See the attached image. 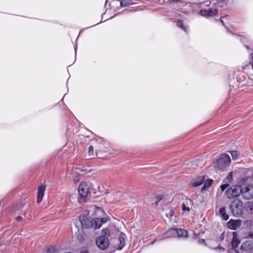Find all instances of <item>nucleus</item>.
<instances>
[{
  "label": "nucleus",
  "mask_w": 253,
  "mask_h": 253,
  "mask_svg": "<svg viewBox=\"0 0 253 253\" xmlns=\"http://www.w3.org/2000/svg\"><path fill=\"white\" fill-rule=\"evenodd\" d=\"M23 218L22 216H18L16 217V220L18 221H20L22 220Z\"/></svg>",
  "instance_id": "31"
},
{
  "label": "nucleus",
  "mask_w": 253,
  "mask_h": 253,
  "mask_svg": "<svg viewBox=\"0 0 253 253\" xmlns=\"http://www.w3.org/2000/svg\"><path fill=\"white\" fill-rule=\"evenodd\" d=\"M219 214L224 220H227L229 218L228 215L226 213L225 208L224 207L221 208L219 211Z\"/></svg>",
  "instance_id": "17"
},
{
  "label": "nucleus",
  "mask_w": 253,
  "mask_h": 253,
  "mask_svg": "<svg viewBox=\"0 0 253 253\" xmlns=\"http://www.w3.org/2000/svg\"><path fill=\"white\" fill-rule=\"evenodd\" d=\"M232 178H233L232 172H230L228 173V175L227 176L225 180H227L228 182H230L232 180Z\"/></svg>",
  "instance_id": "25"
},
{
  "label": "nucleus",
  "mask_w": 253,
  "mask_h": 253,
  "mask_svg": "<svg viewBox=\"0 0 253 253\" xmlns=\"http://www.w3.org/2000/svg\"><path fill=\"white\" fill-rule=\"evenodd\" d=\"M162 199V196L159 195L156 198V201L155 202V205L157 206L158 203Z\"/></svg>",
  "instance_id": "27"
},
{
  "label": "nucleus",
  "mask_w": 253,
  "mask_h": 253,
  "mask_svg": "<svg viewBox=\"0 0 253 253\" xmlns=\"http://www.w3.org/2000/svg\"><path fill=\"white\" fill-rule=\"evenodd\" d=\"M249 236L250 237H251V238H253V233H252V232H250V233H249Z\"/></svg>",
  "instance_id": "33"
},
{
  "label": "nucleus",
  "mask_w": 253,
  "mask_h": 253,
  "mask_svg": "<svg viewBox=\"0 0 253 253\" xmlns=\"http://www.w3.org/2000/svg\"><path fill=\"white\" fill-rule=\"evenodd\" d=\"M88 154L89 156H92L93 155V147L90 146L88 148Z\"/></svg>",
  "instance_id": "26"
},
{
  "label": "nucleus",
  "mask_w": 253,
  "mask_h": 253,
  "mask_svg": "<svg viewBox=\"0 0 253 253\" xmlns=\"http://www.w3.org/2000/svg\"><path fill=\"white\" fill-rule=\"evenodd\" d=\"M176 229L172 228L167 231L165 234L158 236L151 243L153 244L156 241H159L168 238H171L176 236Z\"/></svg>",
  "instance_id": "8"
},
{
  "label": "nucleus",
  "mask_w": 253,
  "mask_h": 253,
  "mask_svg": "<svg viewBox=\"0 0 253 253\" xmlns=\"http://www.w3.org/2000/svg\"><path fill=\"white\" fill-rule=\"evenodd\" d=\"M57 251L53 247L47 248L44 251V253H56Z\"/></svg>",
  "instance_id": "22"
},
{
  "label": "nucleus",
  "mask_w": 253,
  "mask_h": 253,
  "mask_svg": "<svg viewBox=\"0 0 253 253\" xmlns=\"http://www.w3.org/2000/svg\"><path fill=\"white\" fill-rule=\"evenodd\" d=\"M79 194V200L80 203H84L89 198L91 194L90 186L86 182H82L78 189Z\"/></svg>",
  "instance_id": "1"
},
{
  "label": "nucleus",
  "mask_w": 253,
  "mask_h": 253,
  "mask_svg": "<svg viewBox=\"0 0 253 253\" xmlns=\"http://www.w3.org/2000/svg\"><path fill=\"white\" fill-rule=\"evenodd\" d=\"M174 214V211L172 210L169 211V212L167 213V216L168 217H171Z\"/></svg>",
  "instance_id": "29"
},
{
  "label": "nucleus",
  "mask_w": 253,
  "mask_h": 253,
  "mask_svg": "<svg viewBox=\"0 0 253 253\" xmlns=\"http://www.w3.org/2000/svg\"><path fill=\"white\" fill-rule=\"evenodd\" d=\"M70 253V252H68V253Z\"/></svg>",
  "instance_id": "40"
},
{
  "label": "nucleus",
  "mask_w": 253,
  "mask_h": 253,
  "mask_svg": "<svg viewBox=\"0 0 253 253\" xmlns=\"http://www.w3.org/2000/svg\"><path fill=\"white\" fill-rule=\"evenodd\" d=\"M241 225V221L239 220H230L227 223L229 228L232 230H236Z\"/></svg>",
  "instance_id": "15"
},
{
  "label": "nucleus",
  "mask_w": 253,
  "mask_h": 253,
  "mask_svg": "<svg viewBox=\"0 0 253 253\" xmlns=\"http://www.w3.org/2000/svg\"><path fill=\"white\" fill-rule=\"evenodd\" d=\"M176 236L179 237H186L188 235L186 230L182 229H176Z\"/></svg>",
  "instance_id": "18"
},
{
  "label": "nucleus",
  "mask_w": 253,
  "mask_h": 253,
  "mask_svg": "<svg viewBox=\"0 0 253 253\" xmlns=\"http://www.w3.org/2000/svg\"><path fill=\"white\" fill-rule=\"evenodd\" d=\"M177 26L182 29L185 32H187L186 28L184 26L183 21L182 20L178 21L177 23Z\"/></svg>",
  "instance_id": "23"
},
{
  "label": "nucleus",
  "mask_w": 253,
  "mask_h": 253,
  "mask_svg": "<svg viewBox=\"0 0 253 253\" xmlns=\"http://www.w3.org/2000/svg\"><path fill=\"white\" fill-rule=\"evenodd\" d=\"M241 194L243 198L249 200L253 198V185H248L242 188Z\"/></svg>",
  "instance_id": "9"
},
{
  "label": "nucleus",
  "mask_w": 253,
  "mask_h": 253,
  "mask_svg": "<svg viewBox=\"0 0 253 253\" xmlns=\"http://www.w3.org/2000/svg\"><path fill=\"white\" fill-rule=\"evenodd\" d=\"M126 2V0H124V1H121V3H121V5L122 6L123 5L125 6V4H124V2Z\"/></svg>",
  "instance_id": "34"
},
{
  "label": "nucleus",
  "mask_w": 253,
  "mask_h": 253,
  "mask_svg": "<svg viewBox=\"0 0 253 253\" xmlns=\"http://www.w3.org/2000/svg\"><path fill=\"white\" fill-rule=\"evenodd\" d=\"M213 180L211 179H207L205 181L204 185L201 189V192H203L206 189H208L212 184Z\"/></svg>",
  "instance_id": "19"
},
{
  "label": "nucleus",
  "mask_w": 253,
  "mask_h": 253,
  "mask_svg": "<svg viewBox=\"0 0 253 253\" xmlns=\"http://www.w3.org/2000/svg\"><path fill=\"white\" fill-rule=\"evenodd\" d=\"M252 59H253V53L250 54Z\"/></svg>",
  "instance_id": "37"
},
{
  "label": "nucleus",
  "mask_w": 253,
  "mask_h": 253,
  "mask_svg": "<svg viewBox=\"0 0 253 253\" xmlns=\"http://www.w3.org/2000/svg\"><path fill=\"white\" fill-rule=\"evenodd\" d=\"M80 253H89L88 251L86 249L82 250Z\"/></svg>",
  "instance_id": "30"
},
{
  "label": "nucleus",
  "mask_w": 253,
  "mask_h": 253,
  "mask_svg": "<svg viewBox=\"0 0 253 253\" xmlns=\"http://www.w3.org/2000/svg\"><path fill=\"white\" fill-rule=\"evenodd\" d=\"M170 2H173V1H175V2H180L181 1V0H168Z\"/></svg>",
  "instance_id": "32"
},
{
  "label": "nucleus",
  "mask_w": 253,
  "mask_h": 253,
  "mask_svg": "<svg viewBox=\"0 0 253 253\" xmlns=\"http://www.w3.org/2000/svg\"><path fill=\"white\" fill-rule=\"evenodd\" d=\"M205 181V177L200 176L191 181V185L193 187H197L203 183Z\"/></svg>",
  "instance_id": "16"
},
{
  "label": "nucleus",
  "mask_w": 253,
  "mask_h": 253,
  "mask_svg": "<svg viewBox=\"0 0 253 253\" xmlns=\"http://www.w3.org/2000/svg\"><path fill=\"white\" fill-rule=\"evenodd\" d=\"M245 47L247 49H249V46L248 45H245Z\"/></svg>",
  "instance_id": "36"
},
{
  "label": "nucleus",
  "mask_w": 253,
  "mask_h": 253,
  "mask_svg": "<svg viewBox=\"0 0 253 253\" xmlns=\"http://www.w3.org/2000/svg\"><path fill=\"white\" fill-rule=\"evenodd\" d=\"M96 244L100 250H105L108 248L110 241L108 238L104 236H99L96 239Z\"/></svg>",
  "instance_id": "7"
},
{
  "label": "nucleus",
  "mask_w": 253,
  "mask_h": 253,
  "mask_svg": "<svg viewBox=\"0 0 253 253\" xmlns=\"http://www.w3.org/2000/svg\"><path fill=\"white\" fill-rule=\"evenodd\" d=\"M252 68H253V65H252Z\"/></svg>",
  "instance_id": "38"
},
{
  "label": "nucleus",
  "mask_w": 253,
  "mask_h": 253,
  "mask_svg": "<svg viewBox=\"0 0 253 253\" xmlns=\"http://www.w3.org/2000/svg\"><path fill=\"white\" fill-rule=\"evenodd\" d=\"M107 221L106 218H96L92 219V228L97 229L99 228L103 223Z\"/></svg>",
  "instance_id": "13"
},
{
  "label": "nucleus",
  "mask_w": 253,
  "mask_h": 253,
  "mask_svg": "<svg viewBox=\"0 0 253 253\" xmlns=\"http://www.w3.org/2000/svg\"><path fill=\"white\" fill-rule=\"evenodd\" d=\"M232 235L233 237L231 243L232 249L236 253V250L239 249L238 246L240 244V241L238 238V234L236 232H233Z\"/></svg>",
  "instance_id": "11"
},
{
  "label": "nucleus",
  "mask_w": 253,
  "mask_h": 253,
  "mask_svg": "<svg viewBox=\"0 0 253 253\" xmlns=\"http://www.w3.org/2000/svg\"><path fill=\"white\" fill-rule=\"evenodd\" d=\"M242 192V188L240 185H236L228 188L225 192L228 199H231L238 197Z\"/></svg>",
  "instance_id": "4"
},
{
  "label": "nucleus",
  "mask_w": 253,
  "mask_h": 253,
  "mask_svg": "<svg viewBox=\"0 0 253 253\" xmlns=\"http://www.w3.org/2000/svg\"><path fill=\"white\" fill-rule=\"evenodd\" d=\"M252 178L253 179V174L252 175Z\"/></svg>",
  "instance_id": "39"
},
{
  "label": "nucleus",
  "mask_w": 253,
  "mask_h": 253,
  "mask_svg": "<svg viewBox=\"0 0 253 253\" xmlns=\"http://www.w3.org/2000/svg\"><path fill=\"white\" fill-rule=\"evenodd\" d=\"M79 220L81 222L82 226L84 229L92 228L93 223L92 219L88 218L85 215H81L79 217Z\"/></svg>",
  "instance_id": "10"
},
{
  "label": "nucleus",
  "mask_w": 253,
  "mask_h": 253,
  "mask_svg": "<svg viewBox=\"0 0 253 253\" xmlns=\"http://www.w3.org/2000/svg\"><path fill=\"white\" fill-rule=\"evenodd\" d=\"M230 210L234 216H239L243 210L242 202L238 199H234L230 203Z\"/></svg>",
  "instance_id": "2"
},
{
  "label": "nucleus",
  "mask_w": 253,
  "mask_h": 253,
  "mask_svg": "<svg viewBox=\"0 0 253 253\" xmlns=\"http://www.w3.org/2000/svg\"><path fill=\"white\" fill-rule=\"evenodd\" d=\"M188 202L186 201L184 202L182 204V210L183 211H187L189 212L190 211V208L188 206Z\"/></svg>",
  "instance_id": "21"
},
{
  "label": "nucleus",
  "mask_w": 253,
  "mask_h": 253,
  "mask_svg": "<svg viewBox=\"0 0 253 253\" xmlns=\"http://www.w3.org/2000/svg\"><path fill=\"white\" fill-rule=\"evenodd\" d=\"M229 152L230 153V154L232 156V159L233 160L236 159L239 155V152L238 151H229Z\"/></svg>",
  "instance_id": "24"
},
{
  "label": "nucleus",
  "mask_w": 253,
  "mask_h": 253,
  "mask_svg": "<svg viewBox=\"0 0 253 253\" xmlns=\"http://www.w3.org/2000/svg\"><path fill=\"white\" fill-rule=\"evenodd\" d=\"M228 186V184H222L220 186L221 190L223 192L227 187Z\"/></svg>",
  "instance_id": "28"
},
{
  "label": "nucleus",
  "mask_w": 253,
  "mask_h": 253,
  "mask_svg": "<svg viewBox=\"0 0 253 253\" xmlns=\"http://www.w3.org/2000/svg\"><path fill=\"white\" fill-rule=\"evenodd\" d=\"M117 242L115 247L118 250H122L126 245L125 235L122 233L120 234L118 239L117 240Z\"/></svg>",
  "instance_id": "12"
},
{
  "label": "nucleus",
  "mask_w": 253,
  "mask_h": 253,
  "mask_svg": "<svg viewBox=\"0 0 253 253\" xmlns=\"http://www.w3.org/2000/svg\"><path fill=\"white\" fill-rule=\"evenodd\" d=\"M230 163V158L227 154H223L220 158L217 160L215 163V167L220 170H224Z\"/></svg>",
  "instance_id": "3"
},
{
  "label": "nucleus",
  "mask_w": 253,
  "mask_h": 253,
  "mask_svg": "<svg viewBox=\"0 0 253 253\" xmlns=\"http://www.w3.org/2000/svg\"><path fill=\"white\" fill-rule=\"evenodd\" d=\"M225 0H215V2L213 3V4L216 5V7L214 8H210L209 10H201L199 11V13L204 16H212L215 15L217 14L218 10L216 5H219V6H221L219 3H221Z\"/></svg>",
  "instance_id": "6"
},
{
  "label": "nucleus",
  "mask_w": 253,
  "mask_h": 253,
  "mask_svg": "<svg viewBox=\"0 0 253 253\" xmlns=\"http://www.w3.org/2000/svg\"><path fill=\"white\" fill-rule=\"evenodd\" d=\"M46 188V185L44 184H42V185L38 187V195H37V203H40L41 202L44 195V191L45 190Z\"/></svg>",
  "instance_id": "14"
},
{
  "label": "nucleus",
  "mask_w": 253,
  "mask_h": 253,
  "mask_svg": "<svg viewBox=\"0 0 253 253\" xmlns=\"http://www.w3.org/2000/svg\"><path fill=\"white\" fill-rule=\"evenodd\" d=\"M236 251V253H253V241L248 240L243 242Z\"/></svg>",
  "instance_id": "5"
},
{
  "label": "nucleus",
  "mask_w": 253,
  "mask_h": 253,
  "mask_svg": "<svg viewBox=\"0 0 253 253\" xmlns=\"http://www.w3.org/2000/svg\"><path fill=\"white\" fill-rule=\"evenodd\" d=\"M216 249H218L219 250H222V251H224V249L223 248L220 247H219V246H218Z\"/></svg>",
  "instance_id": "35"
},
{
  "label": "nucleus",
  "mask_w": 253,
  "mask_h": 253,
  "mask_svg": "<svg viewBox=\"0 0 253 253\" xmlns=\"http://www.w3.org/2000/svg\"><path fill=\"white\" fill-rule=\"evenodd\" d=\"M110 236V230L107 228L103 229L102 230V235L101 236H104L106 238H108L109 239V237Z\"/></svg>",
  "instance_id": "20"
}]
</instances>
